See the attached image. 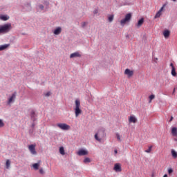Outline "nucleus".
<instances>
[{
	"instance_id": "f257e3e1",
	"label": "nucleus",
	"mask_w": 177,
	"mask_h": 177,
	"mask_svg": "<svg viewBox=\"0 0 177 177\" xmlns=\"http://www.w3.org/2000/svg\"><path fill=\"white\" fill-rule=\"evenodd\" d=\"M75 106L74 108L75 117H79L82 113V109H81V101L80 100H75Z\"/></svg>"
},
{
	"instance_id": "f03ea898",
	"label": "nucleus",
	"mask_w": 177,
	"mask_h": 177,
	"mask_svg": "<svg viewBox=\"0 0 177 177\" xmlns=\"http://www.w3.org/2000/svg\"><path fill=\"white\" fill-rule=\"evenodd\" d=\"M106 133L104 129H99L97 133L95 135V140H97V142H102V139L105 138Z\"/></svg>"
},
{
	"instance_id": "7ed1b4c3",
	"label": "nucleus",
	"mask_w": 177,
	"mask_h": 177,
	"mask_svg": "<svg viewBox=\"0 0 177 177\" xmlns=\"http://www.w3.org/2000/svg\"><path fill=\"white\" fill-rule=\"evenodd\" d=\"M12 29V24H5L0 26V34L8 33Z\"/></svg>"
},
{
	"instance_id": "20e7f679",
	"label": "nucleus",
	"mask_w": 177,
	"mask_h": 177,
	"mask_svg": "<svg viewBox=\"0 0 177 177\" xmlns=\"http://www.w3.org/2000/svg\"><path fill=\"white\" fill-rule=\"evenodd\" d=\"M132 18V14L131 12H129L128 14H126L125 17L123 19L120 20V24L122 26H124L127 22H129Z\"/></svg>"
},
{
	"instance_id": "39448f33",
	"label": "nucleus",
	"mask_w": 177,
	"mask_h": 177,
	"mask_svg": "<svg viewBox=\"0 0 177 177\" xmlns=\"http://www.w3.org/2000/svg\"><path fill=\"white\" fill-rule=\"evenodd\" d=\"M57 126L60 129H62V131H69V129H71L70 125L67 124H57Z\"/></svg>"
},
{
	"instance_id": "423d86ee",
	"label": "nucleus",
	"mask_w": 177,
	"mask_h": 177,
	"mask_svg": "<svg viewBox=\"0 0 177 177\" xmlns=\"http://www.w3.org/2000/svg\"><path fill=\"white\" fill-rule=\"evenodd\" d=\"M165 7V4H163V6L160 8V10H159L158 11V12H156V14L155 15V16H154L155 19L159 18L160 17V15H162V12L163 11Z\"/></svg>"
},
{
	"instance_id": "0eeeda50",
	"label": "nucleus",
	"mask_w": 177,
	"mask_h": 177,
	"mask_svg": "<svg viewBox=\"0 0 177 177\" xmlns=\"http://www.w3.org/2000/svg\"><path fill=\"white\" fill-rule=\"evenodd\" d=\"M36 145H30L28 147L29 151H30L31 154L35 155L37 154V151L35 150Z\"/></svg>"
},
{
	"instance_id": "6e6552de",
	"label": "nucleus",
	"mask_w": 177,
	"mask_h": 177,
	"mask_svg": "<svg viewBox=\"0 0 177 177\" xmlns=\"http://www.w3.org/2000/svg\"><path fill=\"white\" fill-rule=\"evenodd\" d=\"M133 73H134V71H132L129 68H127V69H125L124 71V74L127 75L129 77H131V76H133Z\"/></svg>"
},
{
	"instance_id": "1a4fd4ad",
	"label": "nucleus",
	"mask_w": 177,
	"mask_h": 177,
	"mask_svg": "<svg viewBox=\"0 0 177 177\" xmlns=\"http://www.w3.org/2000/svg\"><path fill=\"white\" fill-rule=\"evenodd\" d=\"M113 169H114V171H115V172L122 171V167L120 164H115Z\"/></svg>"
},
{
	"instance_id": "9d476101",
	"label": "nucleus",
	"mask_w": 177,
	"mask_h": 177,
	"mask_svg": "<svg viewBox=\"0 0 177 177\" xmlns=\"http://www.w3.org/2000/svg\"><path fill=\"white\" fill-rule=\"evenodd\" d=\"M170 66H171V75L173 76H177V72L176 71V68H175L173 62H171Z\"/></svg>"
},
{
	"instance_id": "9b49d317",
	"label": "nucleus",
	"mask_w": 177,
	"mask_h": 177,
	"mask_svg": "<svg viewBox=\"0 0 177 177\" xmlns=\"http://www.w3.org/2000/svg\"><path fill=\"white\" fill-rule=\"evenodd\" d=\"M78 156H87L88 151L87 150L81 149L77 152Z\"/></svg>"
},
{
	"instance_id": "f8f14e48",
	"label": "nucleus",
	"mask_w": 177,
	"mask_h": 177,
	"mask_svg": "<svg viewBox=\"0 0 177 177\" xmlns=\"http://www.w3.org/2000/svg\"><path fill=\"white\" fill-rule=\"evenodd\" d=\"M129 121L130 123L133 122V124H136L138 120L136 116H133V115H131V116H129Z\"/></svg>"
},
{
	"instance_id": "ddd939ff",
	"label": "nucleus",
	"mask_w": 177,
	"mask_h": 177,
	"mask_svg": "<svg viewBox=\"0 0 177 177\" xmlns=\"http://www.w3.org/2000/svg\"><path fill=\"white\" fill-rule=\"evenodd\" d=\"M75 57H82V54H80V53H79V51H75V53H72L70 55L71 58H74Z\"/></svg>"
},
{
	"instance_id": "4468645a",
	"label": "nucleus",
	"mask_w": 177,
	"mask_h": 177,
	"mask_svg": "<svg viewBox=\"0 0 177 177\" xmlns=\"http://www.w3.org/2000/svg\"><path fill=\"white\" fill-rule=\"evenodd\" d=\"M16 95H17L16 91L15 93H13V94H12L11 97H10V98L8 100V104H10V103H12V102H13V100H15V99H16Z\"/></svg>"
},
{
	"instance_id": "2eb2a0df",
	"label": "nucleus",
	"mask_w": 177,
	"mask_h": 177,
	"mask_svg": "<svg viewBox=\"0 0 177 177\" xmlns=\"http://www.w3.org/2000/svg\"><path fill=\"white\" fill-rule=\"evenodd\" d=\"M144 22H145L144 18H141L140 19H139L138 23L136 24V26H137V28H140V26H142V25H143Z\"/></svg>"
},
{
	"instance_id": "dca6fc26",
	"label": "nucleus",
	"mask_w": 177,
	"mask_h": 177,
	"mask_svg": "<svg viewBox=\"0 0 177 177\" xmlns=\"http://www.w3.org/2000/svg\"><path fill=\"white\" fill-rule=\"evenodd\" d=\"M170 35V30H168V29H166L163 31V35L166 39H167L169 37Z\"/></svg>"
},
{
	"instance_id": "f3484780",
	"label": "nucleus",
	"mask_w": 177,
	"mask_h": 177,
	"mask_svg": "<svg viewBox=\"0 0 177 177\" xmlns=\"http://www.w3.org/2000/svg\"><path fill=\"white\" fill-rule=\"evenodd\" d=\"M62 32V28L60 26H58V28H56L54 30L55 35H59Z\"/></svg>"
},
{
	"instance_id": "a211bd4d",
	"label": "nucleus",
	"mask_w": 177,
	"mask_h": 177,
	"mask_svg": "<svg viewBox=\"0 0 177 177\" xmlns=\"http://www.w3.org/2000/svg\"><path fill=\"white\" fill-rule=\"evenodd\" d=\"M171 135L173 136H176L177 137V128L176 127H174V128H171Z\"/></svg>"
},
{
	"instance_id": "6ab92c4d",
	"label": "nucleus",
	"mask_w": 177,
	"mask_h": 177,
	"mask_svg": "<svg viewBox=\"0 0 177 177\" xmlns=\"http://www.w3.org/2000/svg\"><path fill=\"white\" fill-rule=\"evenodd\" d=\"M0 19H2L3 21H7L8 19H9V17H8V15H0Z\"/></svg>"
},
{
	"instance_id": "aec40b11",
	"label": "nucleus",
	"mask_w": 177,
	"mask_h": 177,
	"mask_svg": "<svg viewBox=\"0 0 177 177\" xmlns=\"http://www.w3.org/2000/svg\"><path fill=\"white\" fill-rule=\"evenodd\" d=\"M9 44H2L1 46H0V51L1 50H5L6 48H7V47H8Z\"/></svg>"
},
{
	"instance_id": "412c9836",
	"label": "nucleus",
	"mask_w": 177,
	"mask_h": 177,
	"mask_svg": "<svg viewBox=\"0 0 177 177\" xmlns=\"http://www.w3.org/2000/svg\"><path fill=\"white\" fill-rule=\"evenodd\" d=\"M171 156L174 158H177V152L175 150H171Z\"/></svg>"
},
{
	"instance_id": "4be33fe9",
	"label": "nucleus",
	"mask_w": 177,
	"mask_h": 177,
	"mask_svg": "<svg viewBox=\"0 0 177 177\" xmlns=\"http://www.w3.org/2000/svg\"><path fill=\"white\" fill-rule=\"evenodd\" d=\"M59 153H60V154H62V156H64L65 155L64 147H60L59 148Z\"/></svg>"
},
{
	"instance_id": "5701e85b",
	"label": "nucleus",
	"mask_w": 177,
	"mask_h": 177,
	"mask_svg": "<svg viewBox=\"0 0 177 177\" xmlns=\"http://www.w3.org/2000/svg\"><path fill=\"white\" fill-rule=\"evenodd\" d=\"M32 167L34 168V169H39V163H36V164H33Z\"/></svg>"
},
{
	"instance_id": "b1692460",
	"label": "nucleus",
	"mask_w": 177,
	"mask_h": 177,
	"mask_svg": "<svg viewBox=\"0 0 177 177\" xmlns=\"http://www.w3.org/2000/svg\"><path fill=\"white\" fill-rule=\"evenodd\" d=\"M153 99H155L154 94H151V95H149V103H151V102H152V100H153Z\"/></svg>"
},
{
	"instance_id": "393cba45",
	"label": "nucleus",
	"mask_w": 177,
	"mask_h": 177,
	"mask_svg": "<svg viewBox=\"0 0 177 177\" xmlns=\"http://www.w3.org/2000/svg\"><path fill=\"white\" fill-rule=\"evenodd\" d=\"M10 164H11V162H10V160H7L6 164L7 169H8L10 168Z\"/></svg>"
},
{
	"instance_id": "a878e982",
	"label": "nucleus",
	"mask_w": 177,
	"mask_h": 177,
	"mask_svg": "<svg viewBox=\"0 0 177 177\" xmlns=\"http://www.w3.org/2000/svg\"><path fill=\"white\" fill-rule=\"evenodd\" d=\"M116 138H117V140L118 142H122V138H121L120 133H116Z\"/></svg>"
},
{
	"instance_id": "bb28decb",
	"label": "nucleus",
	"mask_w": 177,
	"mask_h": 177,
	"mask_svg": "<svg viewBox=\"0 0 177 177\" xmlns=\"http://www.w3.org/2000/svg\"><path fill=\"white\" fill-rule=\"evenodd\" d=\"M113 18H114L113 15H109V17H108V19H109V22H112V21H113Z\"/></svg>"
},
{
	"instance_id": "cd10ccee",
	"label": "nucleus",
	"mask_w": 177,
	"mask_h": 177,
	"mask_svg": "<svg viewBox=\"0 0 177 177\" xmlns=\"http://www.w3.org/2000/svg\"><path fill=\"white\" fill-rule=\"evenodd\" d=\"M153 146H149L147 150H145V153H151Z\"/></svg>"
},
{
	"instance_id": "c85d7f7f",
	"label": "nucleus",
	"mask_w": 177,
	"mask_h": 177,
	"mask_svg": "<svg viewBox=\"0 0 177 177\" xmlns=\"http://www.w3.org/2000/svg\"><path fill=\"white\" fill-rule=\"evenodd\" d=\"M84 162L85 164H86L87 162H91V158H84Z\"/></svg>"
},
{
	"instance_id": "c756f323",
	"label": "nucleus",
	"mask_w": 177,
	"mask_h": 177,
	"mask_svg": "<svg viewBox=\"0 0 177 177\" xmlns=\"http://www.w3.org/2000/svg\"><path fill=\"white\" fill-rule=\"evenodd\" d=\"M30 115H31V118H35V111H31Z\"/></svg>"
},
{
	"instance_id": "7c9ffc66",
	"label": "nucleus",
	"mask_w": 177,
	"mask_h": 177,
	"mask_svg": "<svg viewBox=\"0 0 177 177\" xmlns=\"http://www.w3.org/2000/svg\"><path fill=\"white\" fill-rule=\"evenodd\" d=\"M50 95H51L50 91H47V93H45V96L46 97H49V96H50Z\"/></svg>"
},
{
	"instance_id": "2f4dec72",
	"label": "nucleus",
	"mask_w": 177,
	"mask_h": 177,
	"mask_svg": "<svg viewBox=\"0 0 177 177\" xmlns=\"http://www.w3.org/2000/svg\"><path fill=\"white\" fill-rule=\"evenodd\" d=\"M3 127H4V124H3V121L1 120V119H0V128H2Z\"/></svg>"
},
{
	"instance_id": "473e14b6",
	"label": "nucleus",
	"mask_w": 177,
	"mask_h": 177,
	"mask_svg": "<svg viewBox=\"0 0 177 177\" xmlns=\"http://www.w3.org/2000/svg\"><path fill=\"white\" fill-rule=\"evenodd\" d=\"M87 24H88V22H82L81 25L84 28V26H86L87 25Z\"/></svg>"
},
{
	"instance_id": "72a5a7b5",
	"label": "nucleus",
	"mask_w": 177,
	"mask_h": 177,
	"mask_svg": "<svg viewBox=\"0 0 177 177\" xmlns=\"http://www.w3.org/2000/svg\"><path fill=\"white\" fill-rule=\"evenodd\" d=\"M168 172H169V174L171 175V174H172L174 172L173 169L171 168H170L169 170H168Z\"/></svg>"
},
{
	"instance_id": "f704fd0d",
	"label": "nucleus",
	"mask_w": 177,
	"mask_h": 177,
	"mask_svg": "<svg viewBox=\"0 0 177 177\" xmlns=\"http://www.w3.org/2000/svg\"><path fill=\"white\" fill-rule=\"evenodd\" d=\"M44 4L45 6H49V1H44Z\"/></svg>"
},
{
	"instance_id": "c9c22d12",
	"label": "nucleus",
	"mask_w": 177,
	"mask_h": 177,
	"mask_svg": "<svg viewBox=\"0 0 177 177\" xmlns=\"http://www.w3.org/2000/svg\"><path fill=\"white\" fill-rule=\"evenodd\" d=\"M39 8L41 10H44V6H43V4H40V5L39 6Z\"/></svg>"
},
{
	"instance_id": "e433bc0d",
	"label": "nucleus",
	"mask_w": 177,
	"mask_h": 177,
	"mask_svg": "<svg viewBox=\"0 0 177 177\" xmlns=\"http://www.w3.org/2000/svg\"><path fill=\"white\" fill-rule=\"evenodd\" d=\"M39 173L41 174H44V169H39Z\"/></svg>"
},
{
	"instance_id": "4c0bfd02",
	"label": "nucleus",
	"mask_w": 177,
	"mask_h": 177,
	"mask_svg": "<svg viewBox=\"0 0 177 177\" xmlns=\"http://www.w3.org/2000/svg\"><path fill=\"white\" fill-rule=\"evenodd\" d=\"M94 14H97V12H98V10H94Z\"/></svg>"
},
{
	"instance_id": "58836bf2",
	"label": "nucleus",
	"mask_w": 177,
	"mask_h": 177,
	"mask_svg": "<svg viewBox=\"0 0 177 177\" xmlns=\"http://www.w3.org/2000/svg\"><path fill=\"white\" fill-rule=\"evenodd\" d=\"M174 120V116H171V118H170V121H173Z\"/></svg>"
},
{
	"instance_id": "ea45409f",
	"label": "nucleus",
	"mask_w": 177,
	"mask_h": 177,
	"mask_svg": "<svg viewBox=\"0 0 177 177\" xmlns=\"http://www.w3.org/2000/svg\"><path fill=\"white\" fill-rule=\"evenodd\" d=\"M176 91V87H174V90H173V93H175Z\"/></svg>"
},
{
	"instance_id": "a19ab883",
	"label": "nucleus",
	"mask_w": 177,
	"mask_h": 177,
	"mask_svg": "<svg viewBox=\"0 0 177 177\" xmlns=\"http://www.w3.org/2000/svg\"><path fill=\"white\" fill-rule=\"evenodd\" d=\"M114 153L115 154H118V150H115Z\"/></svg>"
},
{
	"instance_id": "79ce46f5",
	"label": "nucleus",
	"mask_w": 177,
	"mask_h": 177,
	"mask_svg": "<svg viewBox=\"0 0 177 177\" xmlns=\"http://www.w3.org/2000/svg\"><path fill=\"white\" fill-rule=\"evenodd\" d=\"M163 177H168L167 174L164 175Z\"/></svg>"
},
{
	"instance_id": "37998d69",
	"label": "nucleus",
	"mask_w": 177,
	"mask_h": 177,
	"mask_svg": "<svg viewBox=\"0 0 177 177\" xmlns=\"http://www.w3.org/2000/svg\"><path fill=\"white\" fill-rule=\"evenodd\" d=\"M32 127L34 128V127H35V124H33L32 125Z\"/></svg>"
},
{
	"instance_id": "c03bdc74",
	"label": "nucleus",
	"mask_w": 177,
	"mask_h": 177,
	"mask_svg": "<svg viewBox=\"0 0 177 177\" xmlns=\"http://www.w3.org/2000/svg\"><path fill=\"white\" fill-rule=\"evenodd\" d=\"M173 1H176V0H172Z\"/></svg>"
}]
</instances>
